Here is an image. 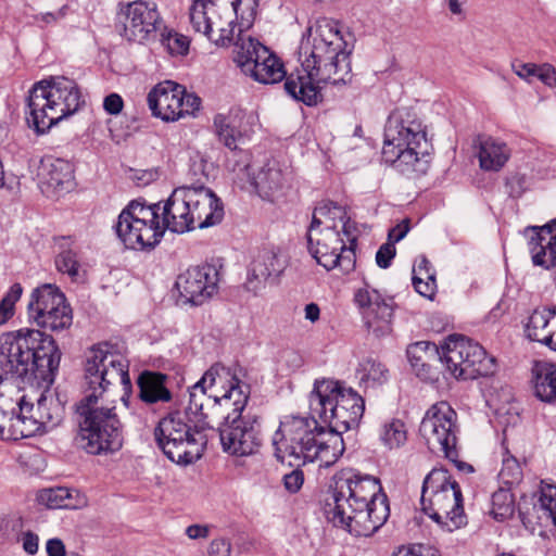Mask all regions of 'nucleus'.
Returning <instances> with one entry per match:
<instances>
[{
    "label": "nucleus",
    "mask_w": 556,
    "mask_h": 556,
    "mask_svg": "<svg viewBox=\"0 0 556 556\" xmlns=\"http://www.w3.org/2000/svg\"><path fill=\"white\" fill-rule=\"evenodd\" d=\"M346 46L341 24L337 21H327L319 26V38H315L313 45H301V68L289 75L281 61L252 37H238L235 42L233 61L243 74L258 83L276 84L286 78V92L292 99L313 106L321 100L320 84H345Z\"/></svg>",
    "instance_id": "obj_1"
},
{
    "label": "nucleus",
    "mask_w": 556,
    "mask_h": 556,
    "mask_svg": "<svg viewBox=\"0 0 556 556\" xmlns=\"http://www.w3.org/2000/svg\"><path fill=\"white\" fill-rule=\"evenodd\" d=\"M339 400H344L340 381L316 380L308 399L313 416H285L273 434L276 459L290 467L317 458L325 467L333 465L345 451L342 432L348 431L345 407L339 405Z\"/></svg>",
    "instance_id": "obj_2"
},
{
    "label": "nucleus",
    "mask_w": 556,
    "mask_h": 556,
    "mask_svg": "<svg viewBox=\"0 0 556 556\" xmlns=\"http://www.w3.org/2000/svg\"><path fill=\"white\" fill-rule=\"evenodd\" d=\"M62 353L54 339L33 328H21L0 336V366L29 384L45 386L36 397L34 410L24 414L25 421H17V434L35 435L59 426L65 414L64 402L49 387L59 370Z\"/></svg>",
    "instance_id": "obj_3"
},
{
    "label": "nucleus",
    "mask_w": 556,
    "mask_h": 556,
    "mask_svg": "<svg viewBox=\"0 0 556 556\" xmlns=\"http://www.w3.org/2000/svg\"><path fill=\"white\" fill-rule=\"evenodd\" d=\"M115 383L130 384L128 365L108 343L93 345L86 353L85 395L76 405L80 417L78 438L106 428L108 418H118L115 406H104L102 399L109 386Z\"/></svg>",
    "instance_id": "obj_4"
},
{
    "label": "nucleus",
    "mask_w": 556,
    "mask_h": 556,
    "mask_svg": "<svg viewBox=\"0 0 556 556\" xmlns=\"http://www.w3.org/2000/svg\"><path fill=\"white\" fill-rule=\"evenodd\" d=\"M432 144L417 114L408 109L393 111L384 125L382 161L406 175L426 174Z\"/></svg>",
    "instance_id": "obj_5"
},
{
    "label": "nucleus",
    "mask_w": 556,
    "mask_h": 556,
    "mask_svg": "<svg viewBox=\"0 0 556 556\" xmlns=\"http://www.w3.org/2000/svg\"><path fill=\"white\" fill-rule=\"evenodd\" d=\"M406 354L418 376L428 377L430 366L425 361L429 355H439L448 372L462 380L491 376L497 367L495 357L488 355L482 345L459 334L450 336L441 352L434 343L419 341L408 345Z\"/></svg>",
    "instance_id": "obj_6"
},
{
    "label": "nucleus",
    "mask_w": 556,
    "mask_h": 556,
    "mask_svg": "<svg viewBox=\"0 0 556 556\" xmlns=\"http://www.w3.org/2000/svg\"><path fill=\"white\" fill-rule=\"evenodd\" d=\"M85 104L77 83L63 76L36 83L27 98V124L38 135L47 132Z\"/></svg>",
    "instance_id": "obj_7"
},
{
    "label": "nucleus",
    "mask_w": 556,
    "mask_h": 556,
    "mask_svg": "<svg viewBox=\"0 0 556 556\" xmlns=\"http://www.w3.org/2000/svg\"><path fill=\"white\" fill-rule=\"evenodd\" d=\"M341 233H348L345 207L331 201L320 202L313 211L306 240L311 255L328 270L337 267L346 249Z\"/></svg>",
    "instance_id": "obj_8"
},
{
    "label": "nucleus",
    "mask_w": 556,
    "mask_h": 556,
    "mask_svg": "<svg viewBox=\"0 0 556 556\" xmlns=\"http://www.w3.org/2000/svg\"><path fill=\"white\" fill-rule=\"evenodd\" d=\"M420 503L422 511L448 532L467 525L460 486L446 469H432L427 475Z\"/></svg>",
    "instance_id": "obj_9"
},
{
    "label": "nucleus",
    "mask_w": 556,
    "mask_h": 556,
    "mask_svg": "<svg viewBox=\"0 0 556 556\" xmlns=\"http://www.w3.org/2000/svg\"><path fill=\"white\" fill-rule=\"evenodd\" d=\"M160 212L161 203L147 205L139 200L131 201L118 216L117 237L128 249H153L164 236Z\"/></svg>",
    "instance_id": "obj_10"
},
{
    "label": "nucleus",
    "mask_w": 556,
    "mask_h": 556,
    "mask_svg": "<svg viewBox=\"0 0 556 556\" xmlns=\"http://www.w3.org/2000/svg\"><path fill=\"white\" fill-rule=\"evenodd\" d=\"M194 428L188 425L180 413L162 418L154 437L164 455L175 464L187 466L200 459L205 450V441Z\"/></svg>",
    "instance_id": "obj_11"
},
{
    "label": "nucleus",
    "mask_w": 556,
    "mask_h": 556,
    "mask_svg": "<svg viewBox=\"0 0 556 556\" xmlns=\"http://www.w3.org/2000/svg\"><path fill=\"white\" fill-rule=\"evenodd\" d=\"M457 414L446 402L433 404L425 414L419 434L432 453H442L446 458L456 460Z\"/></svg>",
    "instance_id": "obj_12"
},
{
    "label": "nucleus",
    "mask_w": 556,
    "mask_h": 556,
    "mask_svg": "<svg viewBox=\"0 0 556 556\" xmlns=\"http://www.w3.org/2000/svg\"><path fill=\"white\" fill-rule=\"evenodd\" d=\"M243 412L233 407L218 427L223 450L236 456L255 453L262 442L257 418Z\"/></svg>",
    "instance_id": "obj_13"
},
{
    "label": "nucleus",
    "mask_w": 556,
    "mask_h": 556,
    "mask_svg": "<svg viewBox=\"0 0 556 556\" xmlns=\"http://www.w3.org/2000/svg\"><path fill=\"white\" fill-rule=\"evenodd\" d=\"M117 21L123 27L121 35L139 43L149 40L163 23L156 3L147 0L119 3Z\"/></svg>",
    "instance_id": "obj_14"
},
{
    "label": "nucleus",
    "mask_w": 556,
    "mask_h": 556,
    "mask_svg": "<svg viewBox=\"0 0 556 556\" xmlns=\"http://www.w3.org/2000/svg\"><path fill=\"white\" fill-rule=\"evenodd\" d=\"M353 301L362 316L364 326L376 338L386 337L392 332V318L395 309L393 298H386L376 289L366 286L355 291Z\"/></svg>",
    "instance_id": "obj_15"
},
{
    "label": "nucleus",
    "mask_w": 556,
    "mask_h": 556,
    "mask_svg": "<svg viewBox=\"0 0 556 556\" xmlns=\"http://www.w3.org/2000/svg\"><path fill=\"white\" fill-rule=\"evenodd\" d=\"M222 265L204 263L179 274L175 288L184 303L202 305L218 292Z\"/></svg>",
    "instance_id": "obj_16"
},
{
    "label": "nucleus",
    "mask_w": 556,
    "mask_h": 556,
    "mask_svg": "<svg viewBox=\"0 0 556 556\" xmlns=\"http://www.w3.org/2000/svg\"><path fill=\"white\" fill-rule=\"evenodd\" d=\"M195 384L222 401L225 407L232 405L236 410L245 409L250 388L224 365H212Z\"/></svg>",
    "instance_id": "obj_17"
},
{
    "label": "nucleus",
    "mask_w": 556,
    "mask_h": 556,
    "mask_svg": "<svg viewBox=\"0 0 556 556\" xmlns=\"http://www.w3.org/2000/svg\"><path fill=\"white\" fill-rule=\"evenodd\" d=\"M193 229L208 228L219 224L224 217V207L216 194L204 186L178 187Z\"/></svg>",
    "instance_id": "obj_18"
},
{
    "label": "nucleus",
    "mask_w": 556,
    "mask_h": 556,
    "mask_svg": "<svg viewBox=\"0 0 556 556\" xmlns=\"http://www.w3.org/2000/svg\"><path fill=\"white\" fill-rule=\"evenodd\" d=\"M378 498L381 502H371L363 507L350 503V534L368 538L387 522L390 516L388 496Z\"/></svg>",
    "instance_id": "obj_19"
},
{
    "label": "nucleus",
    "mask_w": 556,
    "mask_h": 556,
    "mask_svg": "<svg viewBox=\"0 0 556 556\" xmlns=\"http://www.w3.org/2000/svg\"><path fill=\"white\" fill-rule=\"evenodd\" d=\"M223 408H226L223 402L205 392L203 387L193 384L189 389L186 415L194 424L197 432L212 428L213 422L222 416Z\"/></svg>",
    "instance_id": "obj_20"
},
{
    "label": "nucleus",
    "mask_w": 556,
    "mask_h": 556,
    "mask_svg": "<svg viewBox=\"0 0 556 556\" xmlns=\"http://www.w3.org/2000/svg\"><path fill=\"white\" fill-rule=\"evenodd\" d=\"M184 87L170 80L157 84L148 94V104L152 114L165 122H175L181 117Z\"/></svg>",
    "instance_id": "obj_21"
},
{
    "label": "nucleus",
    "mask_w": 556,
    "mask_h": 556,
    "mask_svg": "<svg viewBox=\"0 0 556 556\" xmlns=\"http://www.w3.org/2000/svg\"><path fill=\"white\" fill-rule=\"evenodd\" d=\"M37 175L47 193L67 191L74 185V166L64 159L51 155L42 157Z\"/></svg>",
    "instance_id": "obj_22"
},
{
    "label": "nucleus",
    "mask_w": 556,
    "mask_h": 556,
    "mask_svg": "<svg viewBox=\"0 0 556 556\" xmlns=\"http://www.w3.org/2000/svg\"><path fill=\"white\" fill-rule=\"evenodd\" d=\"M106 428L91 430L90 433L78 438L83 450L88 454L100 455L114 453L123 446V427L119 418H108Z\"/></svg>",
    "instance_id": "obj_23"
},
{
    "label": "nucleus",
    "mask_w": 556,
    "mask_h": 556,
    "mask_svg": "<svg viewBox=\"0 0 556 556\" xmlns=\"http://www.w3.org/2000/svg\"><path fill=\"white\" fill-rule=\"evenodd\" d=\"M251 184L261 198L276 201L290 188V173L282 170L276 162L267 163L252 176Z\"/></svg>",
    "instance_id": "obj_24"
},
{
    "label": "nucleus",
    "mask_w": 556,
    "mask_h": 556,
    "mask_svg": "<svg viewBox=\"0 0 556 556\" xmlns=\"http://www.w3.org/2000/svg\"><path fill=\"white\" fill-rule=\"evenodd\" d=\"M348 471L341 469L330 480L328 485V495L325 500L324 513L328 522L336 528L346 529L345 506L348 497Z\"/></svg>",
    "instance_id": "obj_25"
},
{
    "label": "nucleus",
    "mask_w": 556,
    "mask_h": 556,
    "mask_svg": "<svg viewBox=\"0 0 556 556\" xmlns=\"http://www.w3.org/2000/svg\"><path fill=\"white\" fill-rule=\"evenodd\" d=\"M66 304V299L58 287L49 283L42 285L33 290L30 294L27 305L28 319L40 327L42 320H46L61 305Z\"/></svg>",
    "instance_id": "obj_26"
},
{
    "label": "nucleus",
    "mask_w": 556,
    "mask_h": 556,
    "mask_svg": "<svg viewBox=\"0 0 556 556\" xmlns=\"http://www.w3.org/2000/svg\"><path fill=\"white\" fill-rule=\"evenodd\" d=\"M286 268V260L275 251H264L252 262L245 282L248 291L256 293L271 276H279Z\"/></svg>",
    "instance_id": "obj_27"
},
{
    "label": "nucleus",
    "mask_w": 556,
    "mask_h": 556,
    "mask_svg": "<svg viewBox=\"0 0 556 556\" xmlns=\"http://www.w3.org/2000/svg\"><path fill=\"white\" fill-rule=\"evenodd\" d=\"M16 404L18 406L17 415L11 399L2 397L0 400V438L2 440L16 441L27 438V435L16 433L22 429L17 421H25L24 414L34 410V399L29 394H24Z\"/></svg>",
    "instance_id": "obj_28"
},
{
    "label": "nucleus",
    "mask_w": 556,
    "mask_h": 556,
    "mask_svg": "<svg viewBox=\"0 0 556 556\" xmlns=\"http://www.w3.org/2000/svg\"><path fill=\"white\" fill-rule=\"evenodd\" d=\"M185 198L176 188L163 206H161L160 219L161 226L176 233H185L193 230L192 218L188 217V210L185 206Z\"/></svg>",
    "instance_id": "obj_29"
},
{
    "label": "nucleus",
    "mask_w": 556,
    "mask_h": 556,
    "mask_svg": "<svg viewBox=\"0 0 556 556\" xmlns=\"http://www.w3.org/2000/svg\"><path fill=\"white\" fill-rule=\"evenodd\" d=\"M386 495L380 481L371 475H362L350 469V503L363 507L371 502H381L378 497Z\"/></svg>",
    "instance_id": "obj_30"
},
{
    "label": "nucleus",
    "mask_w": 556,
    "mask_h": 556,
    "mask_svg": "<svg viewBox=\"0 0 556 556\" xmlns=\"http://www.w3.org/2000/svg\"><path fill=\"white\" fill-rule=\"evenodd\" d=\"M556 329V305L535 308L526 325L527 337L546 346Z\"/></svg>",
    "instance_id": "obj_31"
},
{
    "label": "nucleus",
    "mask_w": 556,
    "mask_h": 556,
    "mask_svg": "<svg viewBox=\"0 0 556 556\" xmlns=\"http://www.w3.org/2000/svg\"><path fill=\"white\" fill-rule=\"evenodd\" d=\"M189 20L194 31L205 37L220 24V12L215 0H193L189 9Z\"/></svg>",
    "instance_id": "obj_32"
},
{
    "label": "nucleus",
    "mask_w": 556,
    "mask_h": 556,
    "mask_svg": "<svg viewBox=\"0 0 556 556\" xmlns=\"http://www.w3.org/2000/svg\"><path fill=\"white\" fill-rule=\"evenodd\" d=\"M38 502L50 509H79L87 505V497L77 490L59 486L40 491Z\"/></svg>",
    "instance_id": "obj_33"
},
{
    "label": "nucleus",
    "mask_w": 556,
    "mask_h": 556,
    "mask_svg": "<svg viewBox=\"0 0 556 556\" xmlns=\"http://www.w3.org/2000/svg\"><path fill=\"white\" fill-rule=\"evenodd\" d=\"M166 379L167 376L161 372H142L137 381L139 397L149 404L170 401L172 394L165 387Z\"/></svg>",
    "instance_id": "obj_34"
},
{
    "label": "nucleus",
    "mask_w": 556,
    "mask_h": 556,
    "mask_svg": "<svg viewBox=\"0 0 556 556\" xmlns=\"http://www.w3.org/2000/svg\"><path fill=\"white\" fill-rule=\"evenodd\" d=\"M533 378L535 396L545 403L556 402V364L536 362Z\"/></svg>",
    "instance_id": "obj_35"
},
{
    "label": "nucleus",
    "mask_w": 556,
    "mask_h": 556,
    "mask_svg": "<svg viewBox=\"0 0 556 556\" xmlns=\"http://www.w3.org/2000/svg\"><path fill=\"white\" fill-rule=\"evenodd\" d=\"M479 164L483 170H500L509 159V149L504 142L493 138H485L480 141Z\"/></svg>",
    "instance_id": "obj_36"
},
{
    "label": "nucleus",
    "mask_w": 556,
    "mask_h": 556,
    "mask_svg": "<svg viewBox=\"0 0 556 556\" xmlns=\"http://www.w3.org/2000/svg\"><path fill=\"white\" fill-rule=\"evenodd\" d=\"M213 132L219 143L231 152H242L239 148L243 140L242 131L236 127L230 114L217 113L213 118Z\"/></svg>",
    "instance_id": "obj_37"
},
{
    "label": "nucleus",
    "mask_w": 556,
    "mask_h": 556,
    "mask_svg": "<svg viewBox=\"0 0 556 556\" xmlns=\"http://www.w3.org/2000/svg\"><path fill=\"white\" fill-rule=\"evenodd\" d=\"M379 439L389 450L400 448L407 441V429L399 418L386 421L380 429Z\"/></svg>",
    "instance_id": "obj_38"
},
{
    "label": "nucleus",
    "mask_w": 556,
    "mask_h": 556,
    "mask_svg": "<svg viewBox=\"0 0 556 556\" xmlns=\"http://www.w3.org/2000/svg\"><path fill=\"white\" fill-rule=\"evenodd\" d=\"M526 231L532 232L529 239V247H542L547 249L551 256H556V230L555 227L548 223L544 226H530Z\"/></svg>",
    "instance_id": "obj_39"
},
{
    "label": "nucleus",
    "mask_w": 556,
    "mask_h": 556,
    "mask_svg": "<svg viewBox=\"0 0 556 556\" xmlns=\"http://www.w3.org/2000/svg\"><path fill=\"white\" fill-rule=\"evenodd\" d=\"M376 155V147L369 138H358V142H350V162L353 169L369 164Z\"/></svg>",
    "instance_id": "obj_40"
},
{
    "label": "nucleus",
    "mask_w": 556,
    "mask_h": 556,
    "mask_svg": "<svg viewBox=\"0 0 556 556\" xmlns=\"http://www.w3.org/2000/svg\"><path fill=\"white\" fill-rule=\"evenodd\" d=\"M387 374L386 367L372 359L362 362L356 369V377H358L361 386H368L369 382L382 383L387 380Z\"/></svg>",
    "instance_id": "obj_41"
},
{
    "label": "nucleus",
    "mask_w": 556,
    "mask_h": 556,
    "mask_svg": "<svg viewBox=\"0 0 556 556\" xmlns=\"http://www.w3.org/2000/svg\"><path fill=\"white\" fill-rule=\"evenodd\" d=\"M73 323V313L70 304L61 305L54 311L46 320L41 321L40 328L49 329L51 331H62L68 329Z\"/></svg>",
    "instance_id": "obj_42"
},
{
    "label": "nucleus",
    "mask_w": 556,
    "mask_h": 556,
    "mask_svg": "<svg viewBox=\"0 0 556 556\" xmlns=\"http://www.w3.org/2000/svg\"><path fill=\"white\" fill-rule=\"evenodd\" d=\"M23 287L21 283H13L0 301V325H4L15 313V303L21 299Z\"/></svg>",
    "instance_id": "obj_43"
},
{
    "label": "nucleus",
    "mask_w": 556,
    "mask_h": 556,
    "mask_svg": "<svg viewBox=\"0 0 556 556\" xmlns=\"http://www.w3.org/2000/svg\"><path fill=\"white\" fill-rule=\"evenodd\" d=\"M55 266L59 271L75 279L80 267L77 252L72 248L62 250L55 257Z\"/></svg>",
    "instance_id": "obj_44"
},
{
    "label": "nucleus",
    "mask_w": 556,
    "mask_h": 556,
    "mask_svg": "<svg viewBox=\"0 0 556 556\" xmlns=\"http://www.w3.org/2000/svg\"><path fill=\"white\" fill-rule=\"evenodd\" d=\"M492 513L497 520H504L514 513L513 495L506 490H500L492 495Z\"/></svg>",
    "instance_id": "obj_45"
},
{
    "label": "nucleus",
    "mask_w": 556,
    "mask_h": 556,
    "mask_svg": "<svg viewBox=\"0 0 556 556\" xmlns=\"http://www.w3.org/2000/svg\"><path fill=\"white\" fill-rule=\"evenodd\" d=\"M162 45L172 55H185L189 51L190 40L187 36L168 31L162 34Z\"/></svg>",
    "instance_id": "obj_46"
},
{
    "label": "nucleus",
    "mask_w": 556,
    "mask_h": 556,
    "mask_svg": "<svg viewBox=\"0 0 556 556\" xmlns=\"http://www.w3.org/2000/svg\"><path fill=\"white\" fill-rule=\"evenodd\" d=\"M350 430H358L365 413V400L350 387Z\"/></svg>",
    "instance_id": "obj_47"
},
{
    "label": "nucleus",
    "mask_w": 556,
    "mask_h": 556,
    "mask_svg": "<svg viewBox=\"0 0 556 556\" xmlns=\"http://www.w3.org/2000/svg\"><path fill=\"white\" fill-rule=\"evenodd\" d=\"M235 26L236 24L233 21L224 22L220 17L219 26H214V28H217V34L213 31L207 36V38L216 46L227 47L232 41Z\"/></svg>",
    "instance_id": "obj_48"
},
{
    "label": "nucleus",
    "mask_w": 556,
    "mask_h": 556,
    "mask_svg": "<svg viewBox=\"0 0 556 556\" xmlns=\"http://www.w3.org/2000/svg\"><path fill=\"white\" fill-rule=\"evenodd\" d=\"M540 505L548 513L556 526V485L545 484L541 489Z\"/></svg>",
    "instance_id": "obj_49"
},
{
    "label": "nucleus",
    "mask_w": 556,
    "mask_h": 556,
    "mask_svg": "<svg viewBox=\"0 0 556 556\" xmlns=\"http://www.w3.org/2000/svg\"><path fill=\"white\" fill-rule=\"evenodd\" d=\"M521 468L515 458L505 459L500 471V478L505 484L517 483L521 478Z\"/></svg>",
    "instance_id": "obj_50"
},
{
    "label": "nucleus",
    "mask_w": 556,
    "mask_h": 556,
    "mask_svg": "<svg viewBox=\"0 0 556 556\" xmlns=\"http://www.w3.org/2000/svg\"><path fill=\"white\" fill-rule=\"evenodd\" d=\"M392 556H441L440 551L430 545L402 546Z\"/></svg>",
    "instance_id": "obj_51"
},
{
    "label": "nucleus",
    "mask_w": 556,
    "mask_h": 556,
    "mask_svg": "<svg viewBox=\"0 0 556 556\" xmlns=\"http://www.w3.org/2000/svg\"><path fill=\"white\" fill-rule=\"evenodd\" d=\"M529 250L532 256V262L535 266L549 269L556 264V256H551L549 253H547V249L535 244L534 247H529Z\"/></svg>",
    "instance_id": "obj_52"
},
{
    "label": "nucleus",
    "mask_w": 556,
    "mask_h": 556,
    "mask_svg": "<svg viewBox=\"0 0 556 556\" xmlns=\"http://www.w3.org/2000/svg\"><path fill=\"white\" fill-rule=\"evenodd\" d=\"M396 254L395 245L392 242L383 243L376 253V263L380 268L387 269L391 266Z\"/></svg>",
    "instance_id": "obj_53"
},
{
    "label": "nucleus",
    "mask_w": 556,
    "mask_h": 556,
    "mask_svg": "<svg viewBox=\"0 0 556 556\" xmlns=\"http://www.w3.org/2000/svg\"><path fill=\"white\" fill-rule=\"evenodd\" d=\"M511 68L518 77L529 83L536 77L538 65L534 63H522L516 60L511 63Z\"/></svg>",
    "instance_id": "obj_54"
},
{
    "label": "nucleus",
    "mask_w": 556,
    "mask_h": 556,
    "mask_svg": "<svg viewBox=\"0 0 556 556\" xmlns=\"http://www.w3.org/2000/svg\"><path fill=\"white\" fill-rule=\"evenodd\" d=\"M422 279L424 278H420L419 276H413V286L420 295L432 299V296L435 294L437 281L435 279H429L426 282H422Z\"/></svg>",
    "instance_id": "obj_55"
},
{
    "label": "nucleus",
    "mask_w": 556,
    "mask_h": 556,
    "mask_svg": "<svg viewBox=\"0 0 556 556\" xmlns=\"http://www.w3.org/2000/svg\"><path fill=\"white\" fill-rule=\"evenodd\" d=\"M294 468V470L283 477L285 486L291 493H296L304 482V475L299 469L300 467Z\"/></svg>",
    "instance_id": "obj_56"
},
{
    "label": "nucleus",
    "mask_w": 556,
    "mask_h": 556,
    "mask_svg": "<svg viewBox=\"0 0 556 556\" xmlns=\"http://www.w3.org/2000/svg\"><path fill=\"white\" fill-rule=\"evenodd\" d=\"M181 102V117L185 115L193 114L200 109L201 105V99L194 93H188L185 88Z\"/></svg>",
    "instance_id": "obj_57"
},
{
    "label": "nucleus",
    "mask_w": 556,
    "mask_h": 556,
    "mask_svg": "<svg viewBox=\"0 0 556 556\" xmlns=\"http://www.w3.org/2000/svg\"><path fill=\"white\" fill-rule=\"evenodd\" d=\"M536 78H539L544 85L553 88L556 86V70L553 65L544 63L538 65Z\"/></svg>",
    "instance_id": "obj_58"
},
{
    "label": "nucleus",
    "mask_w": 556,
    "mask_h": 556,
    "mask_svg": "<svg viewBox=\"0 0 556 556\" xmlns=\"http://www.w3.org/2000/svg\"><path fill=\"white\" fill-rule=\"evenodd\" d=\"M210 556H230L231 555V543L225 538L215 539L210 543L208 546Z\"/></svg>",
    "instance_id": "obj_59"
},
{
    "label": "nucleus",
    "mask_w": 556,
    "mask_h": 556,
    "mask_svg": "<svg viewBox=\"0 0 556 556\" xmlns=\"http://www.w3.org/2000/svg\"><path fill=\"white\" fill-rule=\"evenodd\" d=\"M413 276H419L420 278L435 279V273L431 266V263L426 256H420L416 261V265L413 267Z\"/></svg>",
    "instance_id": "obj_60"
},
{
    "label": "nucleus",
    "mask_w": 556,
    "mask_h": 556,
    "mask_svg": "<svg viewBox=\"0 0 556 556\" xmlns=\"http://www.w3.org/2000/svg\"><path fill=\"white\" fill-rule=\"evenodd\" d=\"M124 108V101L118 93H110L104 98L103 109L111 115H117Z\"/></svg>",
    "instance_id": "obj_61"
},
{
    "label": "nucleus",
    "mask_w": 556,
    "mask_h": 556,
    "mask_svg": "<svg viewBox=\"0 0 556 556\" xmlns=\"http://www.w3.org/2000/svg\"><path fill=\"white\" fill-rule=\"evenodd\" d=\"M408 230L409 220L404 219L401 224L396 225L395 227L389 230L388 242H392L394 244L395 242L401 241L406 236Z\"/></svg>",
    "instance_id": "obj_62"
},
{
    "label": "nucleus",
    "mask_w": 556,
    "mask_h": 556,
    "mask_svg": "<svg viewBox=\"0 0 556 556\" xmlns=\"http://www.w3.org/2000/svg\"><path fill=\"white\" fill-rule=\"evenodd\" d=\"M46 552L48 556H67L65 545L62 540L53 538L47 541Z\"/></svg>",
    "instance_id": "obj_63"
},
{
    "label": "nucleus",
    "mask_w": 556,
    "mask_h": 556,
    "mask_svg": "<svg viewBox=\"0 0 556 556\" xmlns=\"http://www.w3.org/2000/svg\"><path fill=\"white\" fill-rule=\"evenodd\" d=\"M208 525H191L186 529V535L191 540L206 539L210 535Z\"/></svg>",
    "instance_id": "obj_64"
}]
</instances>
